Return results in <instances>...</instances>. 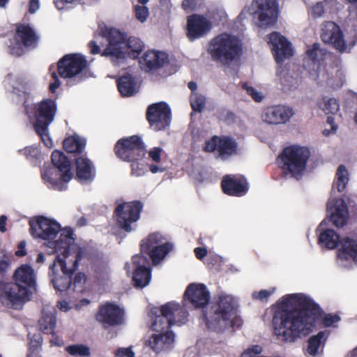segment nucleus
Returning a JSON list of instances; mask_svg holds the SVG:
<instances>
[{
  "instance_id": "nucleus-64",
  "label": "nucleus",
  "mask_w": 357,
  "mask_h": 357,
  "mask_svg": "<svg viewBox=\"0 0 357 357\" xmlns=\"http://www.w3.org/2000/svg\"><path fill=\"white\" fill-rule=\"evenodd\" d=\"M40 8L39 0H30L29 11L31 13H35Z\"/></svg>"
},
{
  "instance_id": "nucleus-56",
  "label": "nucleus",
  "mask_w": 357,
  "mask_h": 357,
  "mask_svg": "<svg viewBox=\"0 0 357 357\" xmlns=\"http://www.w3.org/2000/svg\"><path fill=\"white\" fill-rule=\"evenodd\" d=\"M115 357H135L134 347L132 346L128 347H120L114 352Z\"/></svg>"
},
{
  "instance_id": "nucleus-21",
  "label": "nucleus",
  "mask_w": 357,
  "mask_h": 357,
  "mask_svg": "<svg viewBox=\"0 0 357 357\" xmlns=\"http://www.w3.org/2000/svg\"><path fill=\"white\" fill-rule=\"evenodd\" d=\"M337 264L346 268L357 266V236H345L341 238L337 250Z\"/></svg>"
},
{
  "instance_id": "nucleus-54",
  "label": "nucleus",
  "mask_w": 357,
  "mask_h": 357,
  "mask_svg": "<svg viewBox=\"0 0 357 357\" xmlns=\"http://www.w3.org/2000/svg\"><path fill=\"white\" fill-rule=\"evenodd\" d=\"M348 26L354 28L357 32V3L349 7V15L347 17Z\"/></svg>"
},
{
  "instance_id": "nucleus-39",
  "label": "nucleus",
  "mask_w": 357,
  "mask_h": 357,
  "mask_svg": "<svg viewBox=\"0 0 357 357\" xmlns=\"http://www.w3.org/2000/svg\"><path fill=\"white\" fill-rule=\"evenodd\" d=\"M52 167L60 169L65 181H70L73 176L71 170L70 162L63 154V153L54 151L52 154Z\"/></svg>"
},
{
  "instance_id": "nucleus-17",
  "label": "nucleus",
  "mask_w": 357,
  "mask_h": 357,
  "mask_svg": "<svg viewBox=\"0 0 357 357\" xmlns=\"http://www.w3.org/2000/svg\"><path fill=\"white\" fill-rule=\"evenodd\" d=\"M37 39L38 37L31 26L20 25L15 36L10 40L8 52L11 54L20 56L25 52L26 47L34 46Z\"/></svg>"
},
{
  "instance_id": "nucleus-16",
  "label": "nucleus",
  "mask_w": 357,
  "mask_h": 357,
  "mask_svg": "<svg viewBox=\"0 0 357 357\" xmlns=\"http://www.w3.org/2000/svg\"><path fill=\"white\" fill-rule=\"evenodd\" d=\"M128 275H132V280L137 287L143 288L151 281V269L149 259L142 255H136L125 264Z\"/></svg>"
},
{
  "instance_id": "nucleus-10",
  "label": "nucleus",
  "mask_w": 357,
  "mask_h": 357,
  "mask_svg": "<svg viewBox=\"0 0 357 357\" xmlns=\"http://www.w3.org/2000/svg\"><path fill=\"white\" fill-rule=\"evenodd\" d=\"M246 13L254 15L256 25L262 29L273 26L278 19V6L276 0H254L250 6L242 10L238 16L241 20Z\"/></svg>"
},
{
  "instance_id": "nucleus-11",
  "label": "nucleus",
  "mask_w": 357,
  "mask_h": 357,
  "mask_svg": "<svg viewBox=\"0 0 357 357\" xmlns=\"http://www.w3.org/2000/svg\"><path fill=\"white\" fill-rule=\"evenodd\" d=\"M173 248L172 243L159 232L150 234L141 244L142 252L149 256L154 266L160 264Z\"/></svg>"
},
{
  "instance_id": "nucleus-32",
  "label": "nucleus",
  "mask_w": 357,
  "mask_h": 357,
  "mask_svg": "<svg viewBox=\"0 0 357 357\" xmlns=\"http://www.w3.org/2000/svg\"><path fill=\"white\" fill-rule=\"evenodd\" d=\"M75 178L82 184H89L93 181L96 176V169L93 163L86 156L81 155L76 159Z\"/></svg>"
},
{
  "instance_id": "nucleus-23",
  "label": "nucleus",
  "mask_w": 357,
  "mask_h": 357,
  "mask_svg": "<svg viewBox=\"0 0 357 357\" xmlns=\"http://www.w3.org/2000/svg\"><path fill=\"white\" fill-rule=\"evenodd\" d=\"M124 310L114 303H106L100 306L96 314L98 321L105 327L119 326L124 322Z\"/></svg>"
},
{
  "instance_id": "nucleus-34",
  "label": "nucleus",
  "mask_w": 357,
  "mask_h": 357,
  "mask_svg": "<svg viewBox=\"0 0 357 357\" xmlns=\"http://www.w3.org/2000/svg\"><path fill=\"white\" fill-rule=\"evenodd\" d=\"M41 174L43 182L50 188L62 190L66 188V183L70 181L63 179L59 169L50 165H44Z\"/></svg>"
},
{
  "instance_id": "nucleus-25",
  "label": "nucleus",
  "mask_w": 357,
  "mask_h": 357,
  "mask_svg": "<svg viewBox=\"0 0 357 357\" xmlns=\"http://www.w3.org/2000/svg\"><path fill=\"white\" fill-rule=\"evenodd\" d=\"M211 28V20L204 15L194 14L187 18L186 36L190 41L204 37Z\"/></svg>"
},
{
  "instance_id": "nucleus-37",
  "label": "nucleus",
  "mask_w": 357,
  "mask_h": 357,
  "mask_svg": "<svg viewBox=\"0 0 357 357\" xmlns=\"http://www.w3.org/2000/svg\"><path fill=\"white\" fill-rule=\"evenodd\" d=\"M333 89L341 87L344 82V73L338 66L329 67L324 73L319 72V77L317 79Z\"/></svg>"
},
{
  "instance_id": "nucleus-22",
  "label": "nucleus",
  "mask_w": 357,
  "mask_h": 357,
  "mask_svg": "<svg viewBox=\"0 0 357 357\" xmlns=\"http://www.w3.org/2000/svg\"><path fill=\"white\" fill-rule=\"evenodd\" d=\"M272 54L278 63H282L293 56V49L288 40L278 32H273L266 38Z\"/></svg>"
},
{
  "instance_id": "nucleus-33",
  "label": "nucleus",
  "mask_w": 357,
  "mask_h": 357,
  "mask_svg": "<svg viewBox=\"0 0 357 357\" xmlns=\"http://www.w3.org/2000/svg\"><path fill=\"white\" fill-rule=\"evenodd\" d=\"M139 62L141 68L149 72L158 69L167 63L168 56L163 52L148 50L139 59Z\"/></svg>"
},
{
  "instance_id": "nucleus-18",
  "label": "nucleus",
  "mask_w": 357,
  "mask_h": 357,
  "mask_svg": "<svg viewBox=\"0 0 357 357\" xmlns=\"http://www.w3.org/2000/svg\"><path fill=\"white\" fill-rule=\"evenodd\" d=\"M118 158L127 162L138 160L145 155L144 146L137 136H132L118 141L115 146Z\"/></svg>"
},
{
  "instance_id": "nucleus-4",
  "label": "nucleus",
  "mask_w": 357,
  "mask_h": 357,
  "mask_svg": "<svg viewBox=\"0 0 357 357\" xmlns=\"http://www.w3.org/2000/svg\"><path fill=\"white\" fill-rule=\"evenodd\" d=\"M108 45L102 55L109 57L113 63H120L128 56L136 59L144 48L143 42L137 38H127L125 33L116 29L106 31Z\"/></svg>"
},
{
  "instance_id": "nucleus-3",
  "label": "nucleus",
  "mask_w": 357,
  "mask_h": 357,
  "mask_svg": "<svg viewBox=\"0 0 357 357\" xmlns=\"http://www.w3.org/2000/svg\"><path fill=\"white\" fill-rule=\"evenodd\" d=\"M24 106L25 114L41 141L47 148L53 147L54 143L50 136L48 127L53 122L56 113L57 107L55 101L52 99H44L35 102L27 98Z\"/></svg>"
},
{
  "instance_id": "nucleus-61",
  "label": "nucleus",
  "mask_w": 357,
  "mask_h": 357,
  "mask_svg": "<svg viewBox=\"0 0 357 357\" xmlns=\"http://www.w3.org/2000/svg\"><path fill=\"white\" fill-rule=\"evenodd\" d=\"M86 278L85 274L82 273H78L75 278L74 286L77 289L78 291H82L84 284L86 282Z\"/></svg>"
},
{
  "instance_id": "nucleus-8",
  "label": "nucleus",
  "mask_w": 357,
  "mask_h": 357,
  "mask_svg": "<svg viewBox=\"0 0 357 357\" xmlns=\"http://www.w3.org/2000/svg\"><path fill=\"white\" fill-rule=\"evenodd\" d=\"M237 307L238 301L234 296L221 293L213 314L206 317L207 327L218 332H223L231 328L236 316Z\"/></svg>"
},
{
  "instance_id": "nucleus-20",
  "label": "nucleus",
  "mask_w": 357,
  "mask_h": 357,
  "mask_svg": "<svg viewBox=\"0 0 357 357\" xmlns=\"http://www.w3.org/2000/svg\"><path fill=\"white\" fill-rule=\"evenodd\" d=\"M85 57L80 54H70L64 56L58 63V71L61 77L66 79L77 78L86 67Z\"/></svg>"
},
{
  "instance_id": "nucleus-44",
  "label": "nucleus",
  "mask_w": 357,
  "mask_h": 357,
  "mask_svg": "<svg viewBox=\"0 0 357 357\" xmlns=\"http://www.w3.org/2000/svg\"><path fill=\"white\" fill-rule=\"evenodd\" d=\"M5 82L11 89L12 92L17 96L25 93L26 83L22 77L17 75H8L5 79Z\"/></svg>"
},
{
  "instance_id": "nucleus-24",
  "label": "nucleus",
  "mask_w": 357,
  "mask_h": 357,
  "mask_svg": "<svg viewBox=\"0 0 357 357\" xmlns=\"http://www.w3.org/2000/svg\"><path fill=\"white\" fill-rule=\"evenodd\" d=\"M326 54V50L321 48L318 43H314L306 50L303 66L310 79L316 80L319 77L321 62Z\"/></svg>"
},
{
  "instance_id": "nucleus-1",
  "label": "nucleus",
  "mask_w": 357,
  "mask_h": 357,
  "mask_svg": "<svg viewBox=\"0 0 357 357\" xmlns=\"http://www.w3.org/2000/svg\"><path fill=\"white\" fill-rule=\"evenodd\" d=\"M321 312L319 305L310 295L301 292L285 294L274 305L273 335L282 342L294 343L312 333Z\"/></svg>"
},
{
  "instance_id": "nucleus-2",
  "label": "nucleus",
  "mask_w": 357,
  "mask_h": 357,
  "mask_svg": "<svg viewBox=\"0 0 357 357\" xmlns=\"http://www.w3.org/2000/svg\"><path fill=\"white\" fill-rule=\"evenodd\" d=\"M30 225L31 235L45 241L43 246L48 255H59L83 248L75 242L73 231L68 227L61 228L54 219L41 216Z\"/></svg>"
},
{
  "instance_id": "nucleus-9",
  "label": "nucleus",
  "mask_w": 357,
  "mask_h": 357,
  "mask_svg": "<svg viewBox=\"0 0 357 357\" xmlns=\"http://www.w3.org/2000/svg\"><path fill=\"white\" fill-rule=\"evenodd\" d=\"M310 151L307 148L290 146L284 149L280 156L281 168L287 177L299 179L306 169Z\"/></svg>"
},
{
  "instance_id": "nucleus-14",
  "label": "nucleus",
  "mask_w": 357,
  "mask_h": 357,
  "mask_svg": "<svg viewBox=\"0 0 357 357\" xmlns=\"http://www.w3.org/2000/svg\"><path fill=\"white\" fill-rule=\"evenodd\" d=\"M30 298L31 296L27 291L14 282L0 281V302L4 306L16 310L20 309Z\"/></svg>"
},
{
  "instance_id": "nucleus-28",
  "label": "nucleus",
  "mask_w": 357,
  "mask_h": 357,
  "mask_svg": "<svg viewBox=\"0 0 357 357\" xmlns=\"http://www.w3.org/2000/svg\"><path fill=\"white\" fill-rule=\"evenodd\" d=\"M293 109L285 105H274L265 108L261 120L268 124H279L288 121L294 115Z\"/></svg>"
},
{
  "instance_id": "nucleus-35",
  "label": "nucleus",
  "mask_w": 357,
  "mask_h": 357,
  "mask_svg": "<svg viewBox=\"0 0 357 357\" xmlns=\"http://www.w3.org/2000/svg\"><path fill=\"white\" fill-rule=\"evenodd\" d=\"M275 82L284 92L296 89L299 84L298 79L294 77L289 70L280 65L276 70Z\"/></svg>"
},
{
  "instance_id": "nucleus-62",
  "label": "nucleus",
  "mask_w": 357,
  "mask_h": 357,
  "mask_svg": "<svg viewBox=\"0 0 357 357\" xmlns=\"http://www.w3.org/2000/svg\"><path fill=\"white\" fill-rule=\"evenodd\" d=\"M79 1V0H54L55 6L59 10L63 9L66 4L77 3Z\"/></svg>"
},
{
  "instance_id": "nucleus-6",
  "label": "nucleus",
  "mask_w": 357,
  "mask_h": 357,
  "mask_svg": "<svg viewBox=\"0 0 357 357\" xmlns=\"http://www.w3.org/2000/svg\"><path fill=\"white\" fill-rule=\"evenodd\" d=\"M207 52L213 61L229 66L241 56L242 42L236 35L223 33L211 39Z\"/></svg>"
},
{
  "instance_id": "nucleus-5",
  "label": "nucleus",
  "mask_w": 357,
  "mask_h": 357,
  "mask_svg": "<svg viewBox=\"0 0 357 357\" xmlns=\"http://www.w3.org/2000/svg\"><path fill=\"white\" fill-rule=\"evenodd\" d=\"M84 256V248L56 255L50 270L52 283L57 291L63 292L70 288L72 275Z\"/></svg>"
},
{
  "instance_id": "nucleus-48",
  "label": "nucleus",
  "mask_w": 357,
  "mask_h": 357,
  "mask_svg": "<svg viewBox=\"0 0 357 357\" xmlns=\"http://www.w3.org/2000/svg\"><path fill=\"white\" fill-rule=\"evenodd\" d=\"M243 88L246 91L247 94L256 102H261L265 98V94L261 91L249 86L247 84H244Z\"/></svg>"
},
{
  "instance_id": "nucleus-46",
  "label": "nucleus",
  "mask_w": 357,
  "mask_h": 357,
  "mask_svg": "<svg viewBox=\"0 0 357 357\" xmlns=\"http://www.w3.org/2000/svg\"><path fill=\"white\" fill-rule=\"evenodd\" d=\"M190 105L195 112H201L205 107V96L199 92H193L190 97Z\"/></svg>"
},
{
  "instance_id": "nucleus-38",
  "label": "nucleus",
  "mask_w": 357,
  "mask_h": 357,
  "mask_svg": "<svg viewBox=\"0 0 357 357\" xmlns=\"http://www.w3.org/2000/svg\"><path fill=\"white\" fill-rule=\"evenodd\" d=\"M56 310L53 305L44 306L41 317L38 321L40 329L45 333L54 334L56 326Z\"/></svg>"
},
{
  "instance_id": "nucleus-52",
  "label": "nucleus",
  "mask_w": 357,
  "mask_h": 357,
  "mask_svg": "<svg viewBox=\"0 0 357 357\" xmlns=\"http://www.w3.org/2000/svg\"><path fill=\"white\" fill-rule=\"evenodd\" d=\"M131 165V175L136 177H141L146 174L147 172L146 167L144 163L137 160L132 162Z\"/></svg>"
},
{
  "instance_id": "nucleus-57",
  "label": "nucleus",
  "mask_w": 357,
  "mask_h": 357,
  "mask_svg": "<svg viewBox=\"0 0 357 357\" xmlns=\"http://www.w3.org/2000/svg\"><path fill=\"white\" fill-rule=\"evenodd\" d=\"M219 137H213L211 139L207 140L205 143V146L204 147V150L206 152H213L217 151L218 152V146H219Z\"/></svg>"
},
{
  "instance_id": "nucleus-59",
  "label": "nucleus",
  "mask_w": 357,
  "mask_h": 357,
  "mask_svg": "<svg viewBox=\"0 0 357 357\" xmlns=\"http://www.w3.org/2000/svg\"><path fill=\"white\" fill-rule=\"evenodd\" d=\"M10 259L4 251H0V273L7 271L9 268Z\"/></svg>"
},
{
  "instance_id": "nucleus-12",
  "label": "nucleus",
  "mask_w": 357,
  "mask_h": 357,
  "mask_svg": "<svg viewBox=\"0 0 357 357\" xmlns=\"http://www.w3.org/2000/svg\"><path fill=\"white\" fill-rule=\"evenodd\" d=\"M321 38L341 54L349 53L355 45L354 40H347L340 27L335 22L327 21L321 24Z\"/></svg>"
},
{
  "instance_id": "nucleus-49",
  "label": "nucleus",
  "mask_w": 357,
  "mask_h": 357,
  "mask_svg": "<svg viewBox=\"0 0 357 357\" xmlns=\"http://www.w3.org/2000/svg\"><path fill=\"white\" fill-rule=\"evenodd\" d=\"M134 15L135 18L139 22H140L141 23H144L149 16V10L146 6L135 5Z\"/></svg>"
},
{
  "instance_id": "nucleus-19",
  "label": "nucleus",
  "mask_w": 357,
  "mask_h": 357,
  "mask_svg": "<svg viewBox=\"0 0 357 357\" xmlns=\"http://www.w3.org/2000/svg\"><path fill=\"white\" fill-rule=\"evenodd\" d=\"M142 206L140 202H126L119 204L115 210L116 221L126 231L134 229V224L139 219Z\"/></svg>"
},
{
  "instance_id": "nucleus-27",
  "label": "nucleus",
  "mask_w": 357,
  "mask_h": 357,
  "mask_svg": "<svg viewBox=\"0 0 357 357\" xmlns=\"http://www.w3.org/2000/svg\"><path fill=\"white\" fill-rule=\"evenodd\" d=\"M147 119L154 130H161L170 123L171 111L165 102L151 105L147 111Z\"/></svg>"
},
{
  "instance_id": "nucleus-7",
  "label": "nucleus",
  "mask_w": 357,
  "mask_h": 357,
  "mask_svg": "<svg viewBox=\"0 0 357 357\" xmlns=\"http://www.w3.org/2000/svg\"><path fill=\"white\" fill-rule=\"evenodd\" d=\"M349 180L348 169L344 165H340L337 169L333 187V194L327 204V212L333 225L337 227H343L347 222L349 213L344 200L334 195V190L342 192Z\"/></svg>"
},
{
  "instance_id": "nucleus-41",
  "label": "nucleus",
  "mask_w": 357,
  "mask_h": 357,
  "mask_svg": "<svg viewBox=\"0 0 357 357\" xmlns=\"http://www.w3.org/2000/svg\"><path fill=\"white\" fill-rule=\"evenodd\" d=\"M237 143L229 137H222L220 139L218 146V156L225 160L237 153Z\"/></svg>"
},
{
  "instance_id": "nucleus-26",
  "label": "nucleus",
  "mask_w": 357,
  "mask_h": 357,
  "mask_svg": "<svg viewBox=\"0 0 357 357\" xmlns=\"http://www.w3.org/2000/svg\"><path fill=\"white\" fill-rule=\"evenodd\" d=\"M13 278L15 284L27 291L31 296L36 291L37 274L33 268L28 264H22L15 269Z\"/></svg>"
},
{
  "instance_id": "nucleus-15",
  "label": "nucleus",
  "mask_w": 357,
  "mask_h": 357,
  "mask_svg": "<svg viewBox=\"0 0 357 357\" xmlns=\"http://www.w3.org/2000/svg\"><path fill=\"white\" fill-rule=\"evenodd\" d=\"M187 315V312L178 303L175 302L168 303L160 308L153 307L150 309V316L151 318L155 317L154 321L161 319L159 324L162 322L168 324L169 328L175 324L181 325L184 324Z\"/></svg>"
},
{
  "instance_id": "nucleus-29",
  "label": "nucleus",
  "mask_w": 357,
  "mask_h": 357,
  "mask_svg": "<svg viewBox=\"0 0 357 357\" xmlns=\"http://www.w3.org/2000/svg\"><path fill=\"white\" fill-rule=\"evenodd\" d=\"M184 295L185 299L196 308L204 307L208 304L211 298V294L208 288L202 283L189 284Z\"/></svg>"
},
{
  "instance_id": "nucleus-63",
  "label": "nucleus",
  "mask_w": 357,
  "mask_h": 357,
  "mask_svg": "<svg viewBox=\"0 0 357 357\" xmlns=\"http://www.w3.org/2000/svg\"><path fill=\"white\" fill-rule=\"evenodd\" d=\"M52 77L54 79V82L50 83V90L52 92H54L56 91V89H57L59 88V86H60V82L58 79V77H57L56 73H52Z\"/></svg>"
},
{
  "instance_id": "nucleus-53",
  "label": "nucleus",
  "mask_w": 357,
  "mask_h": 357,
  "mask_svg": "<svg viewBox=\"0 0 357 357\" xmlns=\"http://www.w3.org/2000/svg\"><path fill=\"white\" fill-rule=\"evenodd\" d=\"M331 2L332 0H326L323 2L317 3L312 8L310 13L314 17H321Z\"/></svg>"
},
{
  "instance_id": "nucleus-58",
  "label": "nucleus",
  "mask_w": 357,
  "mask_h": 357,
  "mask_svg": "<svg viewBox=\"0 0 357 357\" xmlns=\"http://www.w3.org/2000/svg\"><path fill=\"white\" fill-rule=\"evenodd\" d=\"M200 6L199 0H183L182 8L187 13L191 12Z\"/></svg>"
},
{
  "instance_id": "nucleus-55",
  "label": "nucleus",
  "mask_w": 357,
  "mask_h": 357,
  "mask_svg": "<svg viewBox=\"0 0 357 357\" xmlns=\"http://www.w3.org/2000/svg\"><path fill=\"white\" fill-rule=\"evenodd\" d=\"M321 321L325 327L335 328L340 321V317L337 314H326L322 317Z\"/></svg>"
},
{
  "instance_id": "nucleus-45",
  "label": "nucleus",
  "mask_w": 357,
  "mask_h": 357,
  "mask_svg": "<svg viewBox=\"0 0 357 357\" xmlns=\"http://www.w3.org/2000/svg\"><path fill=\"white\" fill-rule=\"evenodd\" d=\"M65 350L74 357H88L91 354L90 348L82 344L68 345L65 348Z\"/></svg>"
},
{
  "instance_id": "nucleus-51",
  "label": "nucleus",
  "mask_w": 357,
  "mask_h": 357,
  "mask_svg": "<svg viewBox=\"0 0 357 357\" xmlns=\"http://www.w3.org/2000/svg\"><path fill=\"white\" fill-rule=\"evenodd\" d=\"M261 345L253 344L247 347L241 354L240 357H258L262 353Z\"/></svg>"
},
{
  "instance_id": "nucleus-47",
  "label": "nucleus",
  "mask_w": 357,
  "mask_h": 357,
  "mask_svg": "<svg viewBox=\"0 0 357 357\" xmlns=\"http://www.w3.org/2000/svg\"><path fill=\"white\" fill-rule=\"evenodd\" d=\"M276 289V287H271L267 289L255 291L252 293V297L254 300L266 303L268 301V298L275 293Z\"/></svg>"
},
{
  "instance_id": "nucleus-13",
  "label": "nucleus",
  "mask_w": 357,
  "mask_h": 357,
  "mask_svg": "<svg viewBox=\"0 0 357 357\" xmlns=\"http://www.w3.org/2000/svg\"><path fill=\"white\" fill-rule=\"evenodd\" d=\"M161 319L153 321L151 325L153 333L149 339L150 347L159 354L171 350L174 344V334L168 328V324H159Z\"/></svg>"
},
{
  "instance_id": "nucleus-40",
  "label": "nucleus",
  "mask_w": 357,
  "mask_h": 357,
  "mask_svg": "<svg viewBox=\"0 0 357 357\" xmlns=\"http://www.w3.org/2000/svg\"><path fill=\"white\" fill-rule=\"evenodd\" d=\"M119 92L123 96H131L139 91V85L130 74L121 77L117 81Z\"/></svg>"
},
{
  "instance_id": "nucleus-42",
  "label": "nucleus",
  "mask_w": 357,
  "mask_h": 357,
  "mask_svg": "<svg viewBox=\"0 0 357 357\" xmlns=\"http://www.w3.org/2000/svg\"><path fill=\"white\" fill-rule=\"evenodd\" d=\"M317 105L326 115L337 116L340 111L338 101L334 98L325 96L319 100Z\"/></svg>"
},
{
  "instance_id": "nucleus-31",
  "label": "nucleus",
  "mask_w": 357,
  "mask_h": 357,
  "mask_svg": "<svg viewBox=\"0 0 357 357\" xmlns=\"http://www.w3.org/2000/svg\"><path fill=\"white\" fill-rule=\"evenodd\" d=\"M318 236V244L321 248L333 250L340 244V235L332 228L327 227V222L323 220L316 229Z\"/></svg>"
},
{
  "instance_id": "nucleus-30",
  "label": "nucleus",
  "mask_w": 357,
  "mask_h": 357,
  "mask_svg": "<svg viewBox=\"0 0 357 357\" xmlns=\"http://www.w3.org/2000/svg\"><path fill=\"white\" fill-rule=\"evenodd\" d=\"M222 188L225 194L241 197L248 190V183L241 175H227L222 181Z\"/></svg>"
},
{
  "instance_id": "nucleus-43",
  "label": "nucleus",
  "mask_w": 357,
  "mask_h": 357,
  "mask_svg": "<svg viewBox=\"0 0 357 357\" xmlns=\"http://www.w3.org/2000/svg\"><path fill=\"white\" fill-rule=\"evenodd\" d=\"M85 145L86 140L78 135L70 136L63 141V148L69 153L82 152Z\"/></svg>"
},
{
  "instance_id": "nucleus-50",
  "label": "nucleus",
  "mask_w": 357,
  "mask_h": 357,
  "mask_svg": "<svg viewBox=\"0 0 357 357\" xmlns=\"http://www.w3.org/2000/svg\"><path fill=\"white\" fill-rule=\"evenodd\" d=\"M19 152L29 160L38 159L40 155V150L37 145L26 146L24 149L20 150Z\"/></svg>"
},
{
  "instance_id": "nucleus-60",
  "label": "nucleus",
  "mask_w": 357,
  "mask_h": 357,
  "mask_svg": "<svg viewBox=\"0 0 357 357\" xmlns=\"http://www.w3.org/2000/svg\"><path fill=\"white\" fill-rule=\"evenodd\" d=\"M162 149L160 147H153L150 149L147 153L149 158L155 162H159L161 159V153Z\"/></svg>"
},
{
  "instance_id": "nucleus-36",
  "label": "nucleus",
  "mask_w": 357,
  "mask_h": 357,
  "mask_svg": "<svg viewBox=\"0 0 357 357\" xmlns=\"http://www.w3.org/2000/svg\"><path fill=\"white\" fill-rule=\"evenodd\" d=\"M330 334L329 330H323L311 336L307 340V354L311 357H317L321 354Z\"/></svg>"
}]
</instances>
